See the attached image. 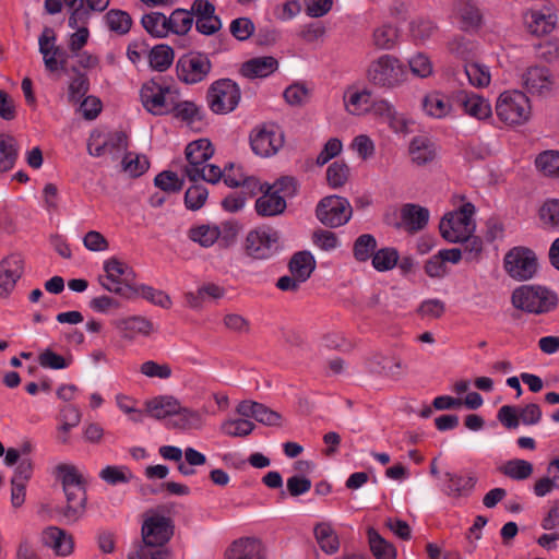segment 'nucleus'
Wrapping results in <instances>:
<instances>
[{"instance_id":"obj_1","label":"nucleus","mask_w":559,"mask_h":559,"mask_svg":"<svg viewBox=\"0 0 559 559\" xmlns=\"http://www.w3.org/2000/svg\"><path fill=\"white\" fill-rule=\"evenodd\" d=\"M498 119L507 126L515 127L526 123L532 115L530 97L520 90L502 92L495 104Z\"/></svg>"},{"instance_id":"obj_2","label":"nucleus","mask_w":559,"mask_h":559,"mask_svg":"<svg viewBox=\"0 0 559 559\" xmlns=\"http://www.w3.org/2000/svg\"><path fill=\"white\" fill-rule=\"evenodd\" d=\"M366 78L374 86L392 90L406 82L407 71L396 57L381 55L369 63Z\"/></svg>"},{"instance_id":"obj_3","label":"nucleus","mask_w":559,"mask_h":559,"mask_svg":"<svg viewBox=\"0 0 559 559\" xmlns=\"http://www.w3.org/2000/svg\"><path fill=\"white\" fill-rule=\"evenodd\" d=\"M103 270L104 276L99 281L104 289L128 299L138 284L133 267L117 257H110L103 262Z\"/></svg>"},{"instance_id":"obj_4","label":"nucleus","mask_w":559,"mask_h":559,"mask_svg":"<svg viewBox=\"0 0 559 559\" xmlns=\"http://www.w3.org/2000/svg\"><path fill=\"white\" fill-rule=\"evenodd\" d=\"M178 97V90L162 80H150L140 90V99L143 107L155 116L170 114Z\"/></svg>"},{"instance_id":"obj_5","label":"nucleus","mask_w":559,"mask_h":559,"mask_svg":"<svg viewBox=\"0 0 559 559\" xmlns=\"http://www.w3.org/2000/svg\"><path fill=\"white\" fill-rule=\"evenodd\" d=\"M474 214L475 206L472 203H464L457 210L447 213L439 224L443 239L457 243L472 236L476 228Z\"/></svg>"},{"instance_id":"obj_6","label":"nucleus","mask_w":559,"mask_h":559,"mask_svg":"<svg viewBox=\"0 0 559 559\" xmlns=\"http://www.w3.org/2000/svg\"><path fill=\"white\" fill-rule=\"evenodd\" d=\"M556 301V295L543 286L522 285L511 295L512 306L528 313L548 312Z\"/></svg>"},{"instance_id":"obj_7","label":"nucleus","mask_w":559,"mask_h":559,"mask_svg":"<svg viewBox=\"0 0 559 559\" xmlns=\"http://www.w3.org/2000/svg\"><path fill=\"white\" fill-rule=\"evenodd\" d=\"M295 180L283 177L272 186H266L264 193L255 201V211L261 216H275L282 214L286 209V201L280 193H295Z\"/></svg>"},{"instance_id":"obj_8","label":"nucleus","mask_w":559,"mask_h":559,"mask_svg":"<svg viewBox=\"0 0 559 559\" xmlns=\"http://www.w3.org/2000/svg\"><path fill=\"white\" fill-rule=\"evenodd\" d=\"M523 92L533 97H546L555 90V75L546 66L532 64L520 73Z\"/></svg>"},{"instance_id":"obj_9","label":"nucleus","mask_w":559,"mask_h":559,"mask_svg":"<svg viewBox=\"0 0 559 559\" xmlns=\"http://www.w3.org/2000/svg\"><path fill=\"white\" fill-rule=\"evenodd\" d=\"M186 175L192 182L210 181V140L200 139L186 147Z\"/></svg>"},{"instance_id":"obj_10","label":"nucleus","mask_w":559,"mask_h":559,"mask_svg":"<svg viewBox=\"0 0 559 559\" xmlns=\"http://www.w3.org/2000/svg\"><path fill=\"white\" fill-rule=\"evenodd\" d=\"M278 240L275 230L266 227L257 228L247 235L245 252L257 260L270 259L278 250Z\"/></svg>"},{"instance_id":"obj_11","label":"nucleus","mask_w":559,"mask_h":559,"mask_svg":"<svg viewBox=\"0 0 559 559\" xmlns=\"http://www.w3.org/2000/svg\"><path fill=\"white\" fill-rule=\"evenodd\" d=\"M316 215L323 225L338 227L350 219L352 206L343 197L329 195L319 202Z\"/></svg>"},{"instance_id":"obj_12","label":"nucleus","mask_w":559,"mask_h":559,"mask_svg":"<svg viewBox=\"0 0 559 559\" xmlns=\"http://www.w3.org/2000/svg\"><path fill=\"white\" fill-rule=\"evenodd\" d=\"M504 269L514 280H530L537 271L536 254L527 248H513L504 257Z\"/></svg>"},{"instance_id":"obj_13","label":"nucleus","mask_w":559,"mask_h":559,"mask_svg":"<svg viewBox=\"0 0 559 559\" xmlns=\"http://www.w3.org/2000/svg\"><path fill=\"white\" fill-rule=\"evenodd\" d=\"M141 535L144 545L156 549L166 548V544L174 535V524L169 518L153 514L144 520Z\"/></svg>"},{"instance_id":"obj_14","label":"nucleus","mask_w":559,"mask_h":559,"mask_svg":"<svg viewBox=\"0 0 559 559\" xmlns=\"http://www.w3.org/2000/svg\"><path fill=\"white\" fill-rule=\"evenodd\" d=\"M252 151L262 157L277 153L284 144V135L275 123H265L255 128L250 135Z\"/></svg>"},{"instance_id":"obj_15","label":"nucleus","mask_w":559,"mask_h":559,"mask_svg":"<svg viewBox=\"0 0 559 559\" xmlns=\"http://www.w3.org/2000/svg\"><path fill=\"white\" fill-rule=\"evenodd\" d=\"M241 98L239 86L229 79L212 85V112L226 115L236 109Z\"/></svg>"},{"instance_id":"obj_16","label":"nucleus","mask_w":559,"mask_h":559,"mask_svg":"<svg viewBox=\"0 0 559 559\" xmlns=\"http://www.w3.org/2000/svg\"><path fill=\"white\" fill-rule=\"evenodd\" d=\"M454 102L464 115L478 121L492 117V107L488 98L473 91L459 90L454 92Z\"/></svg>"},{"instance_id":"obj_17","label":"nucleus","mask_w":559,"mask_h":559,"mask_svg":"<svg viewBox=\"0 0 559 559\" xmlns=\"http://www.w3.org/2000/svg\"><path fill=\"white\" fill-rule=\"evenodd\" d=\"M111 325L127 341L150 337L155 332L154 323L140 314L118 317L111 321Z\"/></svg>"},{"instance_id":"obj_18","label":"nucleus","mask_w":559,"mask_h":559,"mask_svg":"<svg viewBox=\"0 0 559 559\" xmlns=\"http://www.w3.org/2000/svg\"><path fill=\"white\" fill-rule=\"evenodd\" d=\"M263 540L255 536H242L233 540L224 552V559H266Z\"/></svg>"},{"instance_id":"obj_19","label":"nucleus","mask_w":559,"mask_h":559,"mask_svg":"<svg viewBox=\"0 0 559 559\" xmlns=\"http://www.w3.org/2000/svg\"><path fill=\"white\" fill-rule=\"evenodd\" d=\"M210 69V61L205 55L188 53L182 56L176 66L178 78L188 84L203 80Z\"/></svg>"},{"instance_id":"obj_20","label":"nucleus","mask_w":559,"mask_h":559,"mask_svg":"<svg viewBox=\"0 0 559 559\" xmlns=\"http://www.w3.org/2000/svg\"><path fill=\"white\" fill-rule=\"evenodd\" d=\"M454 92L448 94L442 91H431L427 93L421 100L424 112L433 119L454 117Z\"/></svg>"},{"instance_id":"obj_21","label":"nucleus","mask_w":559,"mask_h":559,"mask_svg":"<svg viewBox=\"0 0 559 559\" xmlns=\"http://www.w3.org/2000/svg\"><path fill=\"white\" fill-rule=\"evenodd\" d=\"M372 92L361 85H348L343 94L345 110L353 116H364L368 114L373 105Z\"/></svg>"},{"instance_id":"obj_22","label":"nucleus","mask_w":559,"mask_h":559,"mask_svg":"<svg viewBox=\"0 0 559 559\" xmlns=\"http://www.w3.org/2000/svg\"><path fill=\"white\" fill-rule=\"evenodd\" d=\"M525 29L533 36L543 37L552 33L557 15L550 9H530L523 14Z\"/></svg>"},{"instance_id":"obj_23","label":"nucleus","mask_w":559,"mask_h":559,"mask_svg":"<svg viewBox=\"0 0 559 559\" xmlns=\"http://www.w3.org/2000/svg\"><path fill=\"white\" fill-rule=\"evenodd\" d=\"M23 272L24 260L20 254H11L0 262V298L11 295Z\"/></svg>"},{"instance_id":"obj_24","label":"nucleus","mask_w":559,"mask_h":559,"mask_svg":"<svg viewBox=\"0 0 559 559\" xmlns=\"http://www.w3.org/2000/svg\"><path fill=\"white\" fill-rule=\"evenodd\" d=\"M442 491L452 499L468 497L477 483V478L472 473H450L443 475Z\"/></svg>"},{"instance_id":"obj_25","label":"nucleus","mask_w":559,"mask_h":559,"mask_svg":"<svg viewBox=\"0 0 559 559\" xmlns=\"http://www.w3.org/2000/svg\"><path fill=\"white\" fill-rule=\"evenodd\" d=\"M40 542L60 557H68L74 550L72 536L57 526L46 527L40 534Z\"/></svg>"},{"instance_id":"obj_26","label":"nucleus","mask_w":559,"mask_h":559,"mask_svg":"<svg viewBox=\"0 0 559 559\" xmlns=\"http://www.w3.org/2000/svg\"><path fill=\"white\" fill-rule=\"evenodd\" d=\"M88 19L90 13L87 9H79L69 16L68 25L75 29L69 37V48L72 52L80 51L87 44L90 38Z\"/></svg>"},{"instance_id":"obj_27","label":"nucleus","mask_w":559,"mask_h":559,"mask_svg":"<svg viewBox=\"0 0 559 559\" xmlns=\"http://www.w3.org/2000/svg\"><path fill=\"white\" fill-rule=\"evenodd\" d=\"M236 412L242 417H252L257 421L267 426H278L282 420V416L277 412L250 400L240 402L236 407Z\"/></svg>"},{"instance_id":"obj_28","label":"nucleus","mask_w":559,"mask_h":559,"mask_svg":"<svg viewBox=\"0 0 559 559\" xmlns=\"http://www.w3.org/2000/svg\"><path fill=\"white\" fill-rule=\"evenodd\" d=\"M408 154L413 164L424 166L436 159L438 148L430 138L417 135L409 142Z\"/></svg>"},{"instance_id":"obj_29","label":"nucleus","mask_w":559,"mask_h":559,"mask_svg":"<svg viewBox=\"0 0 559 559\" xmlns=\"http://www.w3.org/2000/svg\"><path fill=\"white\" fill-rule=\"evenodd\" d=\"M39 51L43 55L45 67L50 72H56L61 68V51L56 46V36L53 29L46 27L38 39Z\"/></svg>"},{"instance_id":"obj_30","label":"nucleus","mask_w":559,"mask_h":559,"mask_svg":"<svg viewBox=\"0 0 559 559\" xmlns=\"http://www.w3.org/2000/svg\"><path fill=\"white\" fill-rule=\"evenodd\" d=\"M278 69V61L272 56L252 58L241 66V73L249 79L266 78Z\"/></svg>"},{"instance_id":"obj_31","label":"nucleus","mask_w":559,"mask_h":559,"mask_svg":"<svg viewBox=\"0 0 559 559\" xmlns=\"http://www.w3.org/2000/svg\"><path fill=\"white\" fill-rule=\"evenodd\" d=\"M313 536L321 548L328 555L335 554L340 549V538L329 521H321L313 526Z\"/></svg>"},{"instance_id":"obj_32","label":"nucleus","mask_w":559,"mask_h":559,"mask_svg":"<svg viewBox=\"0 0 559 559\" xmlns=\"http://www.w3.org/2000/svg\"><path fill=\"white\" fill-rule=\"evenodd\" d=\"M464 72L468 83L475 88L484 90L491 83L490 68L480 61L466 62Z\"/></svg>"},{"instance_id":"obj_33","label":"nucleus","mask_w":559,"mask_h":559,"mask_svg":"<svg viewBox=\"0 0 559 559\" xmlns=\"http://www.w3.org/2000/svg\"><path fill=\"white\" fill-rule=\"evenodd\" d=\"M201 421V415L198 412L181 407L179 403L178 409L171 414L166 421V426L168 428L187 430L199 427Z\"/></svg>"},{"instance_id":"obj_34","label":"nucleus","mask_w":559,"mask_h":559,"mask_svg":"<svg viewBox=\"0 0 559 559\" xmlns=\"http://www.w3.org/2000/svg\"><path fill=\"white\" fill-rule=\"evenodd\" d=\"M135 297H142L148 302L160 307L163 309H169L173 305V301L165 292L160 289H156L152 286L145 285V284H136L128 299H132Z\"/></svg>"},{"instance_id":"obj_35","label":"nucleus","mask_w":559,"mask_h":559,"mask_svg":"<svg viewBox=\"0 0 559 559\" xmlns=\"http://www.w3.org/2000/svg\"><path fill=\"white\" fill-rule=\"evenodd\" d=\"M429 219V212L427 209L407 204L402 210V222L407 230L417 231L423 229Z\"/></svg>"},{"instance_id":"obj_36","label":"nucleus","mask_w":559,"mask_h":559,"mask_svg":"<svg viewBox=\"0 0 559 559\" xmlns=\"http://www.w3.org/2000/svg\"><path fill=\"white\" fill-rule=\"evenodd\" d=\"M316 267V260L308 251L297 252L289 262V271L292 275L306 282Z\"/></svg>"},{"instance_id":"obj_37","label":"nucleus","mask_w":559,"mask_h":559,"mask_svg":"<svg viewBox=\"0 0 559 559\" xmlns=\"http://www.w3.org/2000/svg\"><path fill=\"white\" fill-rule=\"evenodd\" d=\"M178 404L179 402L173 396H158L146 403V411L150 416L167 421L178 409Z\"/></svg>"},{"instance_id":"obj_38","label":"nucleus","mask_w":559,"mask_h":559,"mask_svg":"<svg viewBox=\"0 0 559 559\" xmlns=\"http://www.w3.org/2000/svg\"><path fill=\"white\" fill-rule=\"evenodd\" d=\"M170 114L189 127H192L203 118V112L194 103L190 100L180 102L179 97L176 99Z\"/></svg>"},{"instance_id":"obj_39","label":"nucleus","mask_w":559,"mask_h":559,"mask_svg":"<svg viewBox=\"0 0 559 559\" xmlns=\"http://www.w3.org/2000/svg\"><path fill=\"white\" fill-rule=\"evenodd\" d=\"M17 153L19 147L16 140L9 134H0V173L13 168Z\"/></svg>"},{"instance_id":"obj_40","label":"nucleus","mask_w":559,"mask_h":559,"mask_svg":"<svg viewBox=\"0 0 559 559\" xmlns=\"http://www.w3.org/2000/svg\"><path fill=\"white\" fill-rule=\"evenodd\" d=\"M399 29L392 24H382L372 33V44L380 50H391L399 41Z\"/></svg>"},{"instance_id":"obj_41","label":"nucleus","mask_w":559,"mask_h":559,"mask_svg":"<svg viewBox=\"0 0 559 559\" xmlns=\"http://www.w3.org/2000/svg\"><path fill=\"white\" fill-rule=\"evenodd\" d=\"M174 58V49L168 45L159 44L151 49L148 62L153 70L164 72L173 64Z\"/></svg>"},{"instance_id":"obj_42","label":"nucleus","mask_w":559,"mask_h":559,"mask_svg":"<svg viewBox=\"0 0 559 559\" xmlns=\"http://www.w3.org/2000/svg\"><path fill=\"white\" fill-rule=\"evenodd\" d=\"M98 476L110 486L128 484L134 478V474L126 465H107L99 471Z\"/></svg>"},{"instance_id":"obj_43","label":"nucleus","mask_w":559,"mask_h":559,"mask_svg":"<svg viewBox=\"0 0 559 559\" xmlns=\"http://www.w3.org/2000/svg\"><path fill=\"white\" fill-rule=\"evenodd\" d=\"M368 542L370 550L377 559H396L395 547L373 528L368 530Z\"/></svg>"},{"instance_id":"obj_44","label":"nucleus","mask_w":559,"mask_h":559,"mask_svg":"<svg viewBox=\"0 0 559 559\" xmlns=\"http://www.w3.org/2000/svg\"><path fill=\"white\" fill-rule=\"evenodd\" d=\"M212 183L223 179L224 182L231 188L239 187L245 181L246 174L241 166L230 164L223 171L219 167L212 165Z\"/></svg>"},{"instance_id":"obj_45","label":"nucleus","mask_w":559,"mask_h":559,"mask_svg":"<svg viewBox=\"0 0 559 559\" xmlns=\"http://www.w3.org/2000/svg\"><path fill=\"white\" fill-rule=\"evenodd\" d=\"M168 16L160 12H151L142 17V25L147 33L157 38H164L169 34Z\"/></svg>"},{"instance_id":"obj_46","label":"nucleus","mask_w":559,"mask_h":559,"mask_svg":"<svg viewBox=\"0 0 559 559\" xmlns=\"http://www.w3.org/2000/svg\"><path fill=\"white\" fill-rule=\"evenodd\" d=\"M169 34L186 35L193 25V16L185 9L174 10L167 19Z\"/></svg>"},{"instance_id":"obj_47","label":"nucleus","mask_w":559,"mask_h":559,"mask_svg":"<svg viewBox=\"0 0 559 559\" xmlns=\"http://www.w3.org/2000/svg\"><path fill=\"white\" fill-rule=\"evenodd\" d=\"M38 364L45 369L62 370L69 368L73 364V356L72 354L62 356L50 348H46L39 354Z\"/></svg>"},{"instance_id":"obj_48","label":"nucleus","mask_w":559,"mask_h":559,"mask_svg":"<svg viewBox=\"0 0 559 559\" xmlns=\"http://www.w3.org/2000/svg\"><path fill=\"white\" fill-rule=\"evenodd\" d=\"M533 471V464L522 459L509 460L501 467V472L514 480H524L530 478Z\"/></svg>"},{"instance_id":"obj_49","label":"nucleus","mask_w":559,"mask_h":559,"mask_svg":"<svg viewBox=\"0 0 559 559\" xmlns=\"http://www.w3.org/2000/svg\"><path fill=\"white\" fill-rule=\"evenodd\" d=\"M399 259L400 254L396 249L385 247L374 251L371 263L378 272H386L395 267Z\"/></svg>"},{"instance_id":"obj_50","label":"nucleus","mask_w":559,"mask_h":559,"mask_svg":"<svg viewBox=\"0 0 559 559\" xmlns=\"http://www.w3.org/2000/svg\"><path fill=\"white\" fill-rule=\"evenodd\" d=\"M409 31L417 44H425L437 34L438 27L431 20L419 17L411 23Z\"/></svg>"},{"instance_id":"obj_51","label":"nucleus","mask_w":559,"mask_h":559,"mask_svg":"<svg viewBox=\"0 0 559 559\" xmlns=\"http://www.w3.org/2000/svg\"><path fill=\"white\" fill-rule=\"evenodd\" d=\"M105 20L108 28L118 34L128 33L132 25L130 14L122 10H109L105 15Z\"/></svg>"},{"instance_id":"obj_52","label":"nucleus","mask_w":559,"mask_h":559,"mask_svg":"<svg viewBox=\"0 0 559 559\" xmlns=\"http://www.w3.org/2000/svg\"><path fill=\"white\" fill-rule=\"evenodd\" d=\"M122 167L131 177H140L148 169L150 162L143 154L128 152L122 159Z\"/></svg>"},{"instance_id":"obj_53","label":"nucleus","mask_w":559,"mask_h":559,"mask_svg":"<svg viewBox=\"0 0 559 559\" xmlns=\"http://www.w3.org/2000/svg\"><path fill=\"white\" fill-rule=\"evenodd\" d=\"M238 230V226L233 222L212 228V245L217 242L221 248H228L236 241Z\"/></svg>"},{"instance_id":"obj_54","label":"nucleus","mask_w":559,"mask_h":559,"mask_svg":"<svg viewBox=\"0 0 559 559\" xmlns=\"http://www.w3.org/2000/svg\"><path fill=\"white\" fill-rule=\"evenodd\" d=\"M67 497V514L70 516H75L81 514L85 509V490L84 486L79 487H70L63 489Z\"/></svg>"},{"instance_id":"obj_55","label":"nucleus","mask_w":559,"mask_h":559,"mask_svg":"<svg viewBox=\"0 0 559 559\" xmlns=\"http://www.w3.org/2000/svg\"><path fill=\"white\" fill-rule=\"evenodd\" d=\"M535 165L539 171L548 177L559 176V152L545 151L540 153L535 160Z\"/></svg>"},{"instance_id":"obj_56","label":"nucleus","mask_w":559,"mask_h":559,"mask_svg":"<svg viewBox=\"0 0 559 559\" xmlns=\"http://www.w3.org/2000/svg\"><path fill=\"white\" fill-rule=\"evenodd\" d=\"M407 63L414 76L427 79L433 74V63L430 57L424 52L413 55Z\"/></svg>"},{"instance_id":"obj_57","label":"nucleus","mask_w":559,"mask_h":559,"mask_svg":"<svg viewBox=\"0 0 559 559\" xmlns=\"http://www.w3.org/2000/svg\"><path fill=\"white\" fill-rule=\"evenodd\" d=\"M377 248V240L370 234L360 235L354 242L353 253L357 261L366 262L372 258Z\"/></svg>"},{"instance_id":"obj_58","label":"nucleus","mask_w":559,"mask_h":559,"mask_svg":"<svg viewBox=\"0 0 559 559\" xmlns=\"http://www.w3.org/2000/svg\"><path fill=\"white\" fill-rule=\"evenodd\" d=\"M254 429V424L246 418L226 419L219 430L229 437H246Z\"/></svg>"},{"instance_id":"obj_59","label":"nucleus","mask_w":559,"mask_h":559,"mask_svg":"<svg viewBox=\"0 0 559 559\" xmlns=\"http://www.w3.org/2000/svg\"><path fill=\"white\" fill-rule=\"evenodd\" d=\"M115 402L120 412L129 417L134 423H140L143 419V413L138 407V401L124 393L115 395Z\"/></svg>"},{"instance_id":"obj_60","label":"nucleus","mask_w":559,"mask_h":559,"mask_svg":"<svg viewBox=\"0 0 559 559\" xmlns=\"http://www.w3.org/2000/svg\"><path fill=\"white\" fill-rule=\"evenodd\" d=\"M154 183L158 189L167 193H175L182 189L185 180L171 170H164L155 177Z\"/></svg>"},{"instance_id":"obj_61","label":"nucleus","mask_w":559,"mask_h":559,"mask_svg":"<svg viewBox=\"0 0 559 559\" xmlns=\"http://www.w3.org/2000/svg\"><path fill=\"white\" fill-rule=\"evenodd\" d=\"M111 142V134L104 131H93L87 142L90 155L99 157L104 155Z\"/></svg>"},{"instance_id":"obj_62","label":"nucleus","mask_w":559,"mask_h":559,"mask_svg":"<svg viewBox=\"0 0 559 559\" xmlns=\"http://www.w3.org/2000/svg\"><path fill=\"white\" fill-rule=\"evenodd\" d=\"M349 168L344 162H334L326 169V180L330 187L336 189L345 185Z\"/></svg>"},{"instance_id":"obj_63","label":"nucleus","mask_w":559,"mask_h":559,"mask_svg":"<svg viewBox=\"0 0 559 559\" xmlns=\"http://www.w3.org/2000/svg\"><path fill=\"white\" fill-rule=\"evenodd\" d=\"M539 217L543 224L548 227L559 226V200H547L539 210Z\"/></svg>"},{"instance_id":"obj_64","label":"nucleus","mask_w":559,"mask_h":559,"mask_svg":"<svg viewBox=\"0 0 559 559\" xmlns=\"http://www.w3.org/2000/svg\"><path fill=\"white\" fill-rule=\"evenodd\" d=\"M170 550L168 548H158L142 544L134 551L130 552L128 559H168Z\"/></svg>"}]
</instances>
